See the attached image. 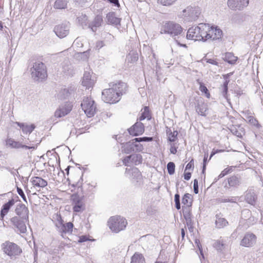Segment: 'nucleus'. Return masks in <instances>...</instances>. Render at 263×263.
Returning a JSON list of instances; mask_svg holds the SVG:
<instances>
[{
    "label": "nucleus",
    "instance_id": "nucleus-1",
    "mask_svg": "<svg viewBox=\"0 0 263 263\" xmlns=\"http://www.w3.org/2000/svg\"><path fill=\"white\" fill-rule=\"evenodd\" d=\"M109 88L102 92V99L106 103H116L120 101L121 97L127 90V85L122 82L110 83Z\"/></svg>",
    "mask_w": 263,
    "mask_h": 263
},
{
    "label": "nucleus",
    "instance_id": "nucleus-2",
    "mask_svg": "<svg viewBox=\"0 0 263 263\" xmlns=\"http://www.w3.org/2000/svg\"><path fill=\"white\" fill-rule=\"evenodd\" d=\"M161 33L170 34L175 42L180 47H187L185 44L183 43L185 40L181 26L173 22H168L163 25Z\"/></svg>",
    "mask_w": 263,
    "mask_h": 263
},
{
    "label": "nucleus",
    "instance_id": "nucleus-3",
    "mask_svg": "<svg viewBox=\"0 0 263 263\" xmlns=\"http://www.w3.org/2000/svg\"><path fill=\"white\" fill-rule=\"evenodd\" d=\"M52 221L57 230L61 234L62 236L63 237L64 234L72 233L73 227V223L71 222L64 223L60 214H54L52 216Z\"/></svg>",
    "mask_w": 263,
    "mask_h": 263
},
{
    "label": "nucleus",
    "instance_id": "nucleus-4",
    "mask_svg": "<svg viewBox=\"0 0 263 263\" xmlns=\"http://www.w3.org/2000/svg\"><path fill=\"white\" fill-rule=\"evenodd\" d=\"M1 249L4 254L12 259H16L22 253V249L18 245L9 241L3 243Z\"/></svg>",
    "mask_w": 263,
    "mask_h": 263
},
{
    "label": "nucleus",
    "instance_id": "nucleus-5",
    "mask_svg": "<svg viewBox=\"0 0 263 263\" xmlns=\"http://www.w3.org/2000/svg\"><path fill=\"white\" fill-rule=\"evenodd\" d=\"M126 220L120 216H115L111 217L108 221V226L110 230L115 233H119L123 230L126 227Z\"/></svg>",
    "mask_w": 263,
    "mask_h": 263
},
{
    "label": "nucleus",
    "instance_id": "nucleus-6",
    "mask_svg": "<svg viewBox=\"0 0 263 263\" xmlns=\"http://www.w3.org/2000/svg\"><path fill=\"white\" fill-rule=\"evenodd\" d=\"M201 14V9L199 7L188 6L179 14V16L185 22H192L198 19Z\"/></svg>",
    "mask_w": 263,
    "mask_h": 263
},
{
    "label": "nucleus",
    "instance_id": "nucleus-7",
    "mask_svg": "<svg viewBox=\"0 0 263 263\" xmlns=\"http://www.w3.org/2000/svg\"><path fill=\"white\" fill-rule=\"evenodd\" d=\"M31 70L32 77L35 80H42L47 77L46 66L42 62L34 63Z\"/></svg>",
    "mask_w": 263,
    "mask_h": 263
},
{
    "label": "nucleus",
    "instance_id": "nucleus-8",
    "mask_svg": "<svg viewBox=\"0 0 263 263\" xmlns=\"http://www.w3.org/2000/svg\"><path fill=\"white\" fill-rule=\"evenodd\" d=\"M81 107L88 117L94 116L97 110L96 104L90 98H85L81 103Z\"/></svg>",
    "mask_w": 263,
    "mask_h": 263
},
{
    "label": "nucleus",
    "instance_id": "nucleus-9",
    "mask_svg": "<svg viewBox=\"0 0 263 263\" xmlns=\"http://www.w3.org/2000/svg\"><path fill=\"white\" fill-rule=\"evenodd\" d=\"M257 237L252 233H246L241 240L240 245L247 248L254 246L256 243Z\"/></svg>",
    "mask_w": 263,
    "mask_h": 263
},
{
    "label": "nucleus",
    "instance_id": "nucleus-10",
    "mask_svg": "<svg viewBox=\"0 0 263 263\" xmlns=\"http://www.w3.org/2000/svg\"><path fill=\"white\" fill-rule=\"evenodd\" d=\"M6 145L8 147L16 149L20 148H25L26 149L34 150L36 149L37 147V145L28 146L25 144H22L21 142L19 141H15L13 139L11 138H8L6 140Z\"/></svg>",
    "mask_w": 263,
    "mask_h": 263
},
{
    "label": "nucleus",
    "instance_id": "nucleus-11",
    "mask_svg": "<svg viewBox=\"0 0 263 263\" xmlns=\"http://www.w3.org/2000/svg\"><path fill=\"white\" fill-rule=\"evenodd\" d=\"M125 173L130 175L133 183L136 185H140L142 183L143 178L141 172L137 168L134 167L131 170H128L126 168Z\"/></svg>",
    "mask_w": 263,
    "mask_h": 263
},
{
    "label": "nucleus",
    "instance_id": "nucleus-12",
    "mask_svg": "<svg viewBox=\"0 0 263 263\" xmlns=\"http://www.w3.org/2000/svg\"><path fill=\"white\" fill-rule=\"evenodd\" d=\"M10 222L12 224L16 232L24 234L27 231L26 226L23 220L19 217L14 216L10 219Z\"/></svg>",
    "mask_w": 263,
    "mask_h": 263
},
{
    "label": "nucleus",
    "instance_id": "nucleus-13",
    "mask_svg": "<svg viewBox=\"0 0 263 263\" xmlns=\"http://www.w3.org/2000/svg\"><path fill=\"white\" fill-rule=\"evenodd\" d=\"M249 0H228V6L232 10H241L247 7Z\"/></svg>",
    "mask_w": 263,
    "mask_h": 263
},
{
    "label": "nucleus",
    "instance_id": "nucleus-14",
    "mask_svg": "<svg viewBox=\"0 0 263 263\" xmlns=\"http://www.w3.org/2000/svg\"><path fill=\"white\" fill-rule=\"evenodd\" d=\"M71 109L72 105L70 103L67 102L64 105L59 106L54 112V116L57 118H61L69 114Z\"/></svg>",
    "mask_w": 263,
    "mask_h": 263
},
{
    "label": "nucleus",
    "instance_id": "nucleus-15",
    "mask_svg": "<svg viewBox=\"0 0 263 263\" xmlns=\"http://www.w3.org/2000/svg\"><path fill=\"white\" fill-rule=\"evenodd\" d=\"M54 31L59 37L63 38L68 34L69 26L66 24L59 25L54 27Z\"/></svg>",
    "mask_w": 263,
    "mask_h": 263
},
{
    "label": "nucleus",
    "instance_id": "nucleus-16",
    "mask_svg": "<svg viewBox=\"0 0 263 263\" xmlns=\"http://www.w3.org/2000/svg\"><path fill=\"white\" fill-rule=\"evenodd\" d=\"M200 25L190 28L187 32L186 38L195 41H201L202 38L200 37Z\"/></svg>",
    "mask_w": 263,
    "mask_h": 263
},
{
    "label": "nucleus",
    "instance_id": "nucleus-17",
    "mask_svg": "<svg viewBox=\"0 0 263 263\" xmlns=\"http://www.w3.org/2000/svg\"><path fill=\"white\" fill-rule=\"evenodd\" d=\"M73 210L74 212H80L83 211L85 208L82 199L77 195L72 196Z\"/></svg>",
    "mask_w": 263,
    "mask_h": 263
},
{
    "label": "nucleus",
    "instance_id": "nucleus-18",
    "mask_svg": "<svg viewBox=\"0 0 263 263\" xmlns=\"http://www.w3.org/2000/svg\"><path fill=\"white\" fill-rule=\"evenodd\" d=\"M92 72L91 74L90 72L87 71L84 72L82 80V84L83 86H85L87 89L92 87L95 84V80L92 78Z\"/></svg>",
    "mask_w": 263,
    "mask_h": 263
},
{
    "label": "nucleus",
    "instance_id": "nucleus-19",
    "mask_svg": "<svg viewBox=\"0 0 263 263\" xmlns=\"http://www.w3.org/2000/svg\"><path fill=\"white\" fill-rule=\"evenodd\" d=\"M140 141H136L134 139L126 144L127 153L131 152H141L143 149V145Z\"/></svg>",
    "mask_w": 263,
    "mask_h": 263
},
{
    "label": "nucleus",
    "instance_id": "nucleus-20",
    "mask_svg": "<svg viewBox=\"0 0 263 263\" xmlns=\"http://www.w3.org/2000/svg\"><path fill=\"white\" fill-rule=\"evenodd\" d=\"M209 40H217L221 38L222 35V30L217 27L210 26V29L208 31Z\"/></svg>",
    "mask_w": 263,
    "mask_h": 263
},
{
    "label": "nucleus",
    "instance_id": "nucleus-21",
    "mask_svg": "<svg viewBox=\"0 0 263 263\" xmlns=\"http://www.w3.org/2000/svg\"><path fill=\"white\" fill-rule=\"evenodd\" d=\"M144 131V125L141 122L136 123L132 127L128 129L130 135L134 136L142 134Z\"/></svg>",
    "mask_w": 263,
    "mask_h": 263
},
{
    "label": "nucleus",
    "instance_id": "nucleus-22",
    "mask_svg": "<svg viewBox=\"0 0 263 263\" xmlns=\"http://www.w3.org/2000/svg\"><path fill=\"white\" fill-rule=\"evenodd\" d=\"M182 212L186 224L190 229L192 227L193 224L192 219L191 209L189 206H182Z\"/></svg>",
    "mask_w": 263,
    "mask_h": 263
},
{
    "label": "nucleus",
    "instance_id": "nucleus-23",
    "mask_svg": "<svg viewBox=\"0 0 263 263\" xmlns=\"http://www.w3.org/2000/svg\"><path fill=\"white\" fill-rule=\"evenodd\" d=\"M30 182L34 187L43 188L47 185V181L40 177H33L30 179Z\"/></svg>",
    "mask_w": 263,
    "mask_h": 263
},
{
    "label": "nucleus",
    "instance_id": "nucleus-24",
    "mask_svg": "<svg viewBox=\"0 0 263 263\" xmlns=\"http://www.w3.org/2000/svg\"><path fill=\"white\" fill-rule=\"evenodd\" d=\"M200 37H202L201 41H206L209 40L208 31L210 29V25L209 24L200 23Z\"/></svg>",
    "mask_w": 263,
    "mask_h": 263
},
{
    "label": "nucleus",
    "instance_id": "nucleus-25",
    "mask_svg": "<svg viewBox=\"0 0 263 263\" xmlns=\"http://www.w3.org/2000/svg\"><path fill=\"white\" fill-rule=\"evenodd\" d=\"M14 200L11 199L2 206L0 214L1 218L2 219H3L5 216L8 213L10 208L14 204Z\"/></svg>",
    "mask_w": 263,
    "mask_h": 263
},
{
    "label": "nucleus",
    "instance_id": "nucleus-26",
    "mask_svg": "<svg viewBox=\"0 0 263 263\" xmlns=\"http://www.w3.org/2000/svg\"><path fill=\"white\" fill-rule=\"evenodd\" d=\"M103 20L101 16L97 15L93 21L88 24V28L91 29L93 32H96L97 28L101 26Z\"/></svg>",
    "mask_w": 263,
    "mask_h": 263
},
{
    "label": "nucleus",
    "instance_id": "nucleus-27",
    "mask_svg": "<svg viewBox=\"0 0 263 263\" xmlns=\"http://www.w3.org/2000/svg\"><path fill=\"white\" fill-rule=\"evenodd\" d=\"M15 213L16 215L22 217H28V209L24 204H18L15 209Z\"/></svg>",
    "mask_w": 263,
    "mask_h": 263
},
{
    "label": "nucleus",
    "instance_id": "nucleus-28",
    "mask_svg": "<svg viewBox=\"0 0 263 263\" xmlns=\"http://www.w3.org/2000/svg\"><path fill=\"white\" fill-rule=\"evenodd\" d=\"M251 212L250 210L248 209H245L242 210L241 212V217L242 219L247 220V223L248 224H253L256 221H255V219L254 217H251Z\"/></svg>",
    "mask_w": 263,
    "mask_h": 263
},
{
    "label": "nucleus",
    "instance_id": "nucleus-29",
    "mask_svg": "<svg viewBox=\"0 0 263 263\" xmlns=\"http://www.w3.org/2000/svg\"><path fill=\"white\" fill-rule=\"evenodd\" d=\"M196 110L198 114L202 116H205L206 111L208 110L207 104L202 101H198L196 105Z\"/></svg>",
    "mask_w": 263,
    "mask_h": 263
},
{
    "label": "nucleus",
    "instance_id": "nucleus-30",
    "mask_svg": "<svg viewBox=\"0 0 263 263\" xmlns=\"http://www.w3.org/2000/svg\"><path fill=\"white\" fill-rule=\"evenodd\" d=\"M257 196L254 191L249 190L246 192L245 200L248 203L254 205Z\"/></svg>",
    "mask_w": 263,
    "mask_h": 263
},
{
    "label": "nucleus",
    "instance_id": "nucleus-31",
    "mask_svg": "<svg viewBox=\"0 0 263 263\" xmlns=\"http://www.w3.org/2000/svg\"><path fill=\"white\" fill-rule=\"evenodd\" d=\"M15 124L22 128L23 132L24 134H30L35 127L34 124L28 125L18 122H16Z\"/></svg>",
    "mask_w": 263,
    "mask_h": 263
},
{
    "label": "nucleus",
    "instance_id": "nucleus-32",
    "mask_svg": "<svg viewBox=\"0 0 263 263\" xmlns=\"http://www.w3.org/2000/svg\"><path fill=\"white\" fill-rule=\"evenodd\" d=\"M228 221L224 218L222 217L220 215H216L215 224L216 227L218 229H221L228 224Z\"/></svg>",
    "mask_w": 263,
    "mask_h": 263
},
{
    "label": "nucleus",
    "instance_id": "nucleus-33",
    "mask_svg": "<svg viewBox=\"0 0 263 263\" xmlns=\"http://www.w3.org/2000/svg\"><path fill=\"white\" fill-rule=\"evenodd\" d=\"M107 22L109 24L118 25L120 23V19L117 17L114 12H109L106 15Z\"/></svg>",
    "mask_w": 263,
    "mask_h": 263
},
{
    "label": "nucleus",
    "instance_id": "nucleus-34",
    "mask_svg": "<svg viewBox=\"0 0 263 263\" xmlns=\"http://www.w3.org/2000/svg\"><path fill=\"white\" fill-rule=\"evenodd\" d=\"M130 263H145V258L142 254L135 253L131 258Z\"/></svg>",
    "mask_w": 263,
    "mask_h": 263
},
{
    "label": "nucleus",
    "instance_id": "nucleus-35",
    "mask_svg": "<svg viewBox=\"0 0 263 263\" xmlns=\"http://www.w3.org/2000/svg\"><path fill=\"white\" fill-rule=\"evenodd\" d=\"M242 114H244L246 117L248 118V121L250 123L253 124L258 128L261 127V125L259 124L258 121L256 119L252 116H249L250 114V111L249 110L243 111Z\"/></svg>",
    "mask_w": 263,
    "mask_h": 263
},
{
    "label": "nucleus",
    "instance_id": "nucleus-36",
    "mask_svg": "<svg viewBox=\"0 0 263 263\" xmlns=\"http://www.w3.org/2000/svg\"><path fill=\"white\" fill-rule=\"evenodd\" d=\"M226 241L223 239L216 240L213 245L214 247L219 252L222 251L226 247Z\"/></svg>",
    "mask_w": 263,
    "mask_h": 263
},
{
    "label": "nucleus",
    "instance_id": "nucleus-37",
    "mask_svg": "<svg viewBox=\"0 0 263 263\" xmlns=\"http://www.w3.org/2000/svg\"><path fill=\"white\" fill-rule=\"evenodd\" d=\"M223 59L228 63L233 64L237 60V57H235L233 53L231 52H227L225 54Z\"/></svg>",
    "mask_w": 263,
    "mask_h": 263
},
{
    "label": "nucleus",
    "instance_id": "nucleus-38",
    "mask_svg": "<svg viewBox=\"0 0 263 263\" xmlns=\"http://www.w3.org/2000/svg\"><path fill=\"white\" fill-rule=\"evenodd\" d=\"M67 0H57L54 4L55 9H65L67 7Z\"/></svg>",
    "mask_w": 263,
    "mask_h": 263
},
{
    "label": "nucleus",
    "instance_id": "nucleus-39",
    "mask_svg": "<svg viewBox=\"0 0 263 263\" xmlns=\"http://www.w3.org/2000/svg\"><path fill=\"white\" fill-rule=\"evenodd\" d=\"M192 202V200L191 198V195L188 193L185 194L182 199V203L184 205V206L191 208Z\"/></svg>",
    "mask_w": 263,
    "mask_h": 263
},
{
    "label": "nucleus",
    "instance_id": "nucleus-40",
    "mask_svg": "<svg viewBox=\"0 0 263 263\" xmlns=\"http://www.w3.org/2000/svg\"><path fill=\"white\" fill-rule=\"evenodd\" d=\"M228 183L230 186H236L239 185L240 180L238 177L236 176H233L228 179Z\"/></svg>",
    "mask_w": 263,
    "mask_h": 263
},
{
    "label": "nucleus",
    "instance_id": "nucleus-41",
    "mask_svg": "<svg viewBox=\"0 0 263 263\" xmlns=\"http://www.w3.org/2000/svg\"><path fill=\"white\" fill-rule=\"evenodd\" d=\"M74 87H70L69 89L65 88L61 91L60 95L63 96L62 97V98H66L68 97L70 95H72L74 92Z\"/></svg>",
    "mask_w": 263,
    "mask_h": 263
},
{
    "label": "nucleus",
    "instance_id": "nucleus-42",
    "mask_svg": "<svg viewBox=\"0 0 263 263\" xmlns=\"http://www.w3.org/2000/svg\"><path fill=\"white\" fill-rule=\"evenodd\" d=\"M79 23L83 27H84L87 25L88 17L85 14H81L78 17Z\"/></svg>",
    "mask_w": 263,
    "mask_h": 263
},
{
    "label": "nucleus",
    "instance_id": "nucleus-43",
    "mask_svg": "<svg viewBox=\"0 0 263 263\" xmlns=\"http://www.w3.org/2000/svg\"><path fill=\"white\" fill-rule=\"evenodd\" d=\"M237 197H222L219 198L218 200L219 202L224 203V202H232L235 203L237 201Z\"/></svg>",
    "mask_w": 263,
    "mask_h": 263
},
{
    "label": "nucleus",
    "instance_id": "nucleus-44",
    "mask_svg": "<svg viewBox=\"0 0 263 263\" xmlns=\"http://www.w3.org/2000/svg\"><path fill=\"white\" fill-rule=\"evenodd\" d=\"M229 82V80L227 79H226L224 82L223 83V85L221 87V89L222 90V95L224 98H227V95L228 92V83Z\"/></svg>",
    "mask_w": 263,
    "mask_h": 263
},
{
    "label": "nucleus",
    "instance_id": "nucleus-45",
    "mask_svg": "<svg viewBox=\"0 0 263 263\" xmlns=\"http://www.w3.org/2000/svg\"><path fill=\"white\" fill-rule=\"evenodd\" d=\"M147 118L148 120L150 119L149 111L147 107H145L144 108V111L142 114L141 116L139 118L140 121L144 120Z\"/></svg>",
    "mask_w": 263,
    "mask_h": 263
},
{
    "label": "nucleus",
    "instance_id": "nucleus-46",
    "mask_svg": "<svg viewBox=\"0 0 263 263\" xmlns=\"http://www.w3.org/2000/svg\"><path fill=\"white\" fill-rule=\"evenodd\" d=\"M167 169L168 173L170 175H173L175 173V165L173 162H170L167 164Z\"/></svg>",
    "mask_w": 263,
    "mask_h": 263
},
{
    "label": "nucleus",
    "instance_id": "nucleus-47",
    "mask_svg": "<svg viewBox=\"0 0 263 263\" xmlns=\"http://www.w3.org/2000/svg\"><path fill=\"white\" fill-rule=\"evenodd\" d=\"M178 135V132L177 131L175 130L173 132H171L168 134V140L171 142H174L176 141V139L177 138V136Z\"/></svg>",
    "mask_w": 263,
    "mask_h": 263
},
{
    "label": "nucleus",
    "instance_id": "nucleus-48",
    "mask_svg": "<svg viewBox=\"0 0 263 263\" xmlns=\"http://www.w3.org/2000/svg\"><path fill=\"white\" fill-rule=\"evenodd\" d=\"M177 0H158V2L164 6H170Z\"/></svg>",
    "mask_w": 263,
    "mask_h": 263
},
{
    "label": "nucleus",
    "instance_id": "nucleus-49",
    "mask_svg": "<svg viewBox=\"0 0 263 263\" xmlns=\"http://www.w3.org/2000/svg\"><path fill=\"white\" fill-rule=\"evenodd\" d=\"M199 89L202 92H204L205 93V94H206V97L208 98H209L210 97V93L209 92V90L208 89V88H206V87L202 83H200V87H199Z\"/></svg>",
    "mask_w": 263,
    "mask_h": 263
},
{
    "label": "nucleus",
    "instance_id": "nucleus-50",
    "mask_svg": "<svg viewBox=\"0 0 263 263\" xmlns=\"http://www.w3.org/2000/svg\"><path fill=\"white\" fill-rule=\"evenodd\" d=\"M153 137H144L134 138V140H135L136 141H140V142H149V141H153Z\"/></svg>",
    "mask_w": 263,
    "mask_h": 263
},
{
    "label": "nucleus",
    "instance_id": "nucleus-51",
    "mask_svg": "<svg viewBox=\"0 0 263 263\" xmlns=\"http://www.w3.org/2000/svg\"><path fill=\"white\" fill-rule=\"evenodd\" d=\"M132 157H136V158L137 159H141V156L140 155H137L136 156L130 155V156H127L126 157H125L124 159V160H123V163L125 165H127V163H129L130 159Z\"/></svg>",
    "mask_w": 263,
    "mask_h": 263
},
{
    "label": "nucleus",
    "instance_id": "nucleus-52",
    "mask_svg": "<svg viewBox=\"0 0 263 263\" xmlns=\"http://www.w3.org/2000/svg\"><path fill=\"white\" fill-rule=\"evenodd\" d=\"M79 57L81 58L83 60H86L88 59L89 56V52L88 51H86L83 52H80L78 53Z\"/></svg>",
    "mask_w": 263,
    "mask_h": 263
},
{
    "label": "nucleus",
    "instance_id": "nucleus-53",
    "mask_svg": "<svg viewBox=\"0 0 263 263\" xmlns=\"http://www.w3.org/2000/svg\"><path fill=\"white\" fill-rule=\"evenodd\" d=\"M208 157V154L205 153L204 154L203 161V166H202V174H205Z\"/></svg>",
    "mask_w": 263,
    "mask_h": 263
},
{
    "label": "nucleus",
    "instance_id": "nucleus-54",
    "mask_svg": "<svg viewBox=\"0 0 263 263\" xmlns=\"http://www.w3.org/2000/svg\"><path fill=\"white\" fill-rule=\"evenodd\" d=\"M232 171V168H226L219 174L218 179L223 177Z\"/></svg>",
    "mask_w": 263,
    "mask_h": 263
},
{
    "label": "nucleus",
    "instance_id": "nucleus-55",
    "mask_svg": "<svg viewBox=\"0 0 263 263\" xmlns=\"http://www.w3.org/2000/svg\"><path fill=\"white\" fill-rule=\"evenodd\" d=\"M17 192L18 194L22 198L23 200L27 203V199L22 189L18 187H17Z\"/></svg>",
    "mask_w": 263,
    "mask_h": 263
},
{
    "label": "nucleus",
    "instance_id": "nucleus-56",
    "mask_svg": "<svg viewBox=\"0 0 263 263\" xmlns=\"http://www.w3.org/2000/svg\"><path fill=\"white\" fill-rule=\"evenodd\" d=\"M193 188H194V193L196 194H198L199 192L198 184V180L196 179H194V180Z\"/></svg>",
    "mask_w": 263,
    "mask_h": 263
},
{
    "label": "nucleus",
    "instance_id": "nucleus-57",
    "mask_svg": "<svg viewBox=\"0 0 263 263\" xmlns=\"http://www.w3.org/2000/svg\"><path fill=\"white\" fill-rule=\"evenodd\" d=\"M194 168V163L193 160H192L190 162H189L185 167V170H191L193 169Z\"/></svg>",
    "mask_w": 263,
    "mask_h": 263
},
{
    "label": "nucleus",
    "instance_id": "nucleus-58",
    "mask_svg": "<svg viewBox=\"0 0 263 263\" xmlns=\"http://www.w3.org/2000/svg\"><path fill=\"white\" fill-rule=\"evenodd\" d=\"M88 240H89V239L88 238V237L86 236L83 235V236H81V237H80L78 242H85Z\"/></svg>",
    "mask_w": 263,
    "mask_h": 263
},
{
    "label": "nucleus",
    "instance_id": "nucleus-59",
    "mask_svg": "<svg viewBox=\"0 0 263 263\" xmlns=\"http://www.w3.org/2000/svg\"><path fill=\"white\" fill-rule=\"evenodd\" d=\"M231 131L233 133V134L236 135L237 137L239 138L242 137L241 134L239 132H238L236 129H233L231 130Z\"/></svg>",
    "mask_w": 263,
    "mask_h": 263
},
{
    "label": "nucleus",
    "instance_id": "nucleus-60",
    "mask_svg": "<svg viewBox=\"0 0 263 263\" xmlns=\"http://www.w3.org/2000/svg\"><path fill=\"white\" fill-rule=\"evenodd\" d=\"M69 70H71V66H63V71L64 73L66 74H70L71 72L69 71Z\"/></svg>",
    "mask_w": 263,
    "mask_h": 263
},
{
    "label": "nucleus",
    "instance_id": "nucleus-61",
    "mask_svg": "<svg viewBox=\"0 0 263 263\" xmlns=\"http://www.w3.org/2000/svg\"><path fill=\"white\" fill-rule=\"evenodd\" d=\"M195 243L197 245L201 254L203 255V254L202 253V247L201 245H200V241L199 239H196L195 240Z\"/></svg>",
    "mask_w": 263,
    "mask_h": 263
},
{
    "label": "nucleus",
    "instance_id": "nucleus-62",
    "mask_svg": "<svg viewBox=\"0 0 263 263\" xmlns=\"http://www.w3.org/2000/svg\"><path fill=\"white\" fill-rule=\"evenodd\" d=\"M107 1L109 2L110 3L114 4L115 6H117L118 7H119L120 6L118 0H107Z\"/></svg>",
    "mask_w": 263,
    "mask_h": 263
},
{
    "label": "nucleus",
    "instance_id": "nucleus-63",
    "mask_svg": "<svg viewBox=\"0 0 263 263\" xmlns=\"http://www.w3.org/2000/svg\"><path fill=\"white\" fill-rule=\"evenodd\" d=\"M206 62L208 63H210V64H211L213 65H217V64H218L216 60H215L214 59H208Z\"/></svg>",
    "mask_w": 263,
    "mask_h": 263
},
{
    "label": "nucleus",
    "instance_id": "nucleus-64",
    "mask_svg": "<svg viewBox=\"0 0 263 263\" xmlns=\"http://www.w3.org/2000/svg\"><path fill=\"white\" fill-rule=\"evenodd\" d=\"M191 177V173L190 172L185 173L184 174V178L186 180H189Z\"/></svg>",
    "mask_w": 263,
    "mask_h": 263
}]
</instances>
